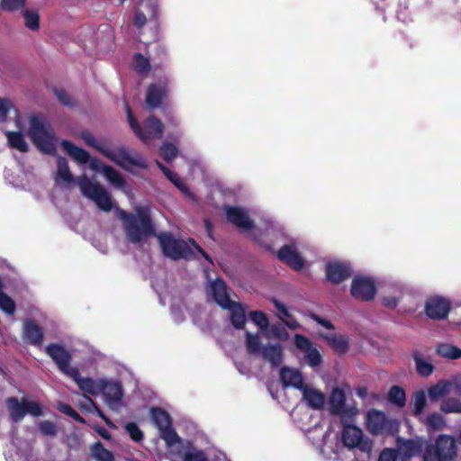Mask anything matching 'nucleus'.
I'll use <instances>...</instances> for the list:
<instances>
[{"label": "nucleus", "mask_w": 461, "mask_h": 461, "mask_svg": "<svg viewBox=\"0 0 461 461\" xmlns=\"http://www.w3.org/2000/svg\"><path fill=\"white\" fill-rule=\"evenodd\" d=\"M57 175L68 184L77 182L82 194L92 200L102 211L107 212L112 211L113 203L110 194L100 184L93 183L86 175L75 179L67 159L61 156L57 158Z\"/></svg>", "instance_id": "1"}, {"label": "nucleus", "mask_w": 461, "mask_h": 461, "mask_svg": "<svg viewBox=\"0 0 461 461\" xmlns=\"http://www.w3.org/2000/svg\"><path fill=\"white\" fill-rule=\"evenodd\" d=\"M137 215L119 211V217L124 221V229L129 241L140 243L145 238L155 235V227L147 209L140 207Z\"/></svg>", "instance_id": "2"}, {"label": "nucleus", "mask_w": 461, "mask_h": 461, "mask_svg": "<svg viewBox=\"0 0 461 461\" xmlns=\"http://www.w3.org/2000/svg\"><path fill=\"white\" fill-rule=\"evenodd\" d=\"M28 134L38 149L48 155H56L57 137L45 119L38 115L31 116Z\"/></svg>", "instance_id": "3"}, {"label": "nucleus", "mask_w": 461, "mask_h": 461, "mask_svg": "<svg viewBox=\"0 0 461 461\" xmlns=\"http://www.w3.org/2000/svg\"><path fill=\"white\" fill-rule=\"evenodd\" d=\"M456 456V446L454 438L440 435L434 444L426 447L423 461H453Z\"/></svg>", "instance_id": "4"}, {"label": "nucleus", "mask_w": 461, "mask_h": 461, "mask_svg": "<svg viewBox=\"0 0 461 461\" xmlns=\"http://www.w3.org/2000/svg\"><path fill=\"white\" fill-rule=\"evenodd\" d=\"M366 429L373 435L395 436L399 432L400 422L382 411L372 409L366 414Z\"/></svg>", "instance_id": "5"}, {"label": "nucleus", "mask_w": 461, "mask_h": 461, "mask_svg": "<svg viewBox=\"0 0 461 461\" xmlns=\"http://www.w3.org/2000/svg\"><path fill=\"white\" fill-rule=\"evenodd\" d=\"M5 402L10 418L14 422H20L27 414L33 417H41L43 414L41 403L29 401L26 397H23L21 401L17 397H8Z\"/></svg>", "instance_id": "6"}, {"label": "nucleus", "mask_w": 461, "mask_h": 461, "mask_svg": "<svg viewBox=\"0 0 461 461\" xmlns=\"http://www.w3.org/2000/svg\"><path fill=\"white\" fill-rule=\"evenodd\" d=\"M158 238L162 252L166 257L174 260L191 259L193 258L194 253L185 240L176 239L170 233H161Z\"/></svg>", "instance_id": "7"}, {"label": "nucleus", "mask_w": 461, "mask_h": 461, "mask_svg": "<svg viewBox=\"0 0 461 461\" xmlns=\"http://www.w3.org/2000/svg\"><path fill=\"white\" fill-rule=\"evenodd\" d=\"M61 146L66 153L77 162L80 164L89 163V167L92 170L104 173V167H108V165L104 164L96 158H91L90 154L86 149L76 146L70 140H62Z\"/></svg>", "instance_id": "8"}, {"label": "nucleus", "mask_w": 461, "mask_h": 461, "mask_svg": "<svg viewBox=\"0 0 461 461\" xmlns=\"http://www.w3.org/2000/svg\"><path fill=\"white\" fill-rule=\"evenodd\" d=\"M342 441L350 449L358 447L361 451L365 452L370 451L372 447V443L368 438L364 439L362 429L351 424H345L343 426Z\"/></svg>", "instance_id": "9"}, {"label": "nucleus", "mask_w": 461, "mask_h": 461, "mask_svg": "<svg viewBox=\"0 0 461 461\" xmlns=\"http://www.w3.org/2000/svg\"><path fill=\"white\" fill-rule=\"evenodd\" d=\"M451 308V302L439 295L431 296L425 303V313L431 320H445Z\"/></svg>", "instance_id": "10"}, {"label": "nucleus", "mask_w": 461, "mask_h": 461, "mask_svg": "<svg viewBox=\"0 0 461 461\" xmlns=\"http://www.w3.org/2000/svg\"><path fill=\"white\" fill-rule=\"evenodd\" d=\"M350 293L354 298L368 302L375 298L376 286L369 277L355 276L351 283Z\"/></svg>", "instance_id": "11"}, {"label": "nucleus", "mask_w": 461, "mask_h": 461, "mask_svg": "<svg viewBox=\"0 0 461 461\" xmlns=\"http://www.w3.org/2000/svg\"><path fill=\"white\" fill-rule=\"evenodd\" d=\"M102 155L120 166L127 169L128 166H136L141 168L146 167V163L141 158H132L128 153L125 148H118L116 150H112L107 148L104 149Z\"/></svg>", "instance_id": "12"}, {"label": "nucleus", "mask_w": 461, "mask_h": 461, "mask_svg": "<svg viewBox=\"0 0 461 461\" xmlns=\"http://www.w3.org/2000/svg\"><path fill=\"white\" fill-rule=\"evenodd\" d=\"M46 353L56 363L58 368L66 375H69L70 370L75 366H70L71 354L63 346L51 343L46 347Z\"/></svg>", "instance_id": "13"}, {"label": "nucleus", "mask_w": 461, "mask_h": 461, "mask_svg": "<svg viewBox=\"0 0 461 461\" xmlns=\"http://www.w3.org/2000/svg\"><path fill=\"white\" fill-rule=\"evenodd\" d=\"M326 277L333 285H339L352 275L349 264L344 262H328L325 267Z\"/></svg>", "instance_id": "14"}, {"label": "nucleus", "mask_w": 461, "mask_h": 461, "mask_svg": "<svg viewBox=\"0 0 461 461\" xmlns=\"http://www.w3.org/2000/svg\"><path fill=\"white\" fill-rule=\"evenodd\" d=\"M164 124L155 115H149L141 127V136H138L144 143L154 139H161L164 132Z\"/></svg>", "instance_id": "15"}, {"label": "nucleus", "mask_w": 461, "mask_h": 461, "mask_svg": "<svg viewBox=\"0 0 461 461\" xmlns=\"http://www.w3.org/2000/svg\"><path fill=\"white\" fill-rule=\"evenodd\" d=\"M225 212L228 221L240 229L249 230L255 227L254 221L240 207L226 205Z\"/></svg>", "instance_id": "16"}, {"label": "nucleus", "mask_w": 461, "mask_h": 461, "mask_svg": "<svg viewBox=\"0 0 461 461\" xmlns=\"http://www.w3.org/2000/svg\"><path fill=\"white\" fill-rule=\"evenodd\" d=\"M23 340L33 346H40L43 342V329L32 319H26L23 324Z\"/></svg>", "instance_id": "17"}, {"label": "nucleus", "mask_w": 461, "mask_h": 461, "mask_svg": "<svg viewBox=\"0 0 461 461\" xmlns=\"http://www.w3.org/2000/svg\"><path fill=\"white\" fill-rule=\"evenodd\" d=\"M167 95V83H152L146 92V104L150 109L159 107Z\"/></svg>", "instance_id": "18"}, {"label": "nucleus", "mask_w": 461, "mask_h": 461, "mask_svg": "<svg viewBox=\"0 0 461 461\" xmlns=\"http://www.w3.org/2000/svg\"><path fill=\"white\" fill-rule=\"evenodd\" d=\"M68 376L74 380L78 388L85 393L96 396L101 393L100 382L97 383L91 377H82L77 367L71 369Z\"/></svg>", "instance_id": "19"}, {"label": "nucleus", "mask_w": 461, "mask_h": 461, "mask_svg": "<svg viewBox=\"0 0 461 461\" xmlns=\"http://www.w3.org/2000/svg\"><path fill=\"white\" fill-rule=\"evenodd\" d=\"M277 257L294 270L299 271L304 267V260L293 246L284 245L279 249Z\"/></svg>", "instance_id": "20"}, {"label": "nucleus", "mask_w": 461, "mask_h": 461, "mask_svg": "<svg viewBox=\"0 0 461 461\" xmlns=\"http://www.w3.org/2000/svg\"><path fill=\"white\" fill-rule=\"evenodd\" d=\"M211 291L213 300L222 309H227L233 302L228 293L227 285L221 278H216L211 284Z\"/></svg>", "instance_id": "21"}, {"label": "nucleus", "mask_w": 461, "mask_h": 461, "mask_svg": "<svg viewBox=\"0 0 461 461\" xmlns=\"http://www.w3.org/2000/svg\"><path fill=\"white\" fill-rule=\"evenodd\" d=\"M280 380L284 387L292 386L301 391L305 386L302 373L299 370L286 366L280 370Z\"/></svg>", "instance_id": "22"}, {"label": "nucleus", "mask_w": 461, "mask_h": 461, "mask_svg": "<svg viewBox=\"0 0 461 461\" xmlns=\"http://www.w3.org/2000/svg\"><path fill=\"white\" fill-rule=\"evenodd\" d=\"M330 411L333 415H345L348 411L346 409V394L339 387H335L330 395Z\"/></svg>", "instance_id": "23"}, {"label": "nucleus", "mask_w": 461, "mask_h": 461, "mask_svg": "<svg viewBox=\"0 0 461 461\" xmlns=\"http://www.w3.org/2000/svg\"><path fill=\"white\" fill-rule=\"evenodd\" d=\"M303 399L312 410L322 409L325 404V394L314 388L305 385L302 390Z\"/></svg>", "instance_id": "24"}, {"label": "nucleus", "mask_w": 461, "mask_h": 461, "mask_svg": "<svg viewBox=\"0 0 461 461\" xmlns=\"http://www.w3.org/2000/svg\"><path fill=\"white\" fill-rule=\"evenodd\" d=\"M262 357L273 366H279L283 362V348L279 344H268L262 348Z\"/></svg>", "instance_id": "25"}, {"label": "nucleus", "mask_w": 461, "mask_h": 461, "mask_svg": "<svg viewBox=\"0 0 461 461\" xmlns=\"http://www.w3.org/2000/svg\"><path fill=\"white\" fill-rule=\"evenodd\" d=\"M226 310H229L230 321L237 330H242L245 327L247 317L245 309L240 303L232 302Z\"/></svg>", "instance_id": "26"}, {"label": "nucleus", "mask_w": 461, "mask_h": 461, "mask_svg": "<svg viewBox=\"0 0 461 461\" xmlns=\"http://www.w3.org/2000/svg\"><path fill=\"white\" fill-rule=\"evenodd\" d=\"M101 393L109 400L119 402L122 398V385L117 382L100 381Z\"/></svg>", "instance_id": "27"}, {"label": "nucleus", "mask_w": 461, "mask_h": 461, "mask_svg": "<svg viewBox=\"0 0 461 461\" xmlns=\"http://www.w3.org/2000/svg\"><path fill=\"white\" fill-rule=\"evenodd\" d=\"M150 414L153 423L159 430L172 424L170 415L160 407H152L150 409Z\"/></svg>", "instance_id": "28"}, {"label": "nucleus", "mask_w": 461, "mask_h": 461, "mask_svg": "<svg viewBox=\"0 0 461 461\" xmlns=\"http://www.w3.org/2000/svg\"><path fill=\"white\" fill-rule=\"evenodd\" d=\"M412 358L416 365V371L420 376L428 377L433 373L434 366L426 361L418 350L412 352Z\"/></svg>", "instance_id": "29"}, {"label": "nucleus", "mask_w": 461, "mask_h": 461, "mask_svg": "<svg viewBox=\"0 0 461 461\" xmlns=\"http://www.w3.org/2000/svg\"><path fill=\"white\" fill-rule=\"evenodd\" d=\"M325 339L328 342V344L333 348V350L339 355L345 354L348 349V341L342 335H327L325 336Z\"/></svg>", "instance_id": "30"}, {"label": "nucleus", "mask_w": 461, "mask_h": 461, "mask_svg": "<svg viewBox=\"0 0 461 461\" xmlns=\"http://www.w3.org/2000/svg\"><path fill=\"white\" fill-rule=\"evenodd\" d=\"M451 383L446 380H440L435 385L428 389V394L432 402L438 401L449 393Z\"/></svg>", "instance_id": "31"}, {"label": "nucleus", "mask_w": 461, "mask_h": 461, "mask_svg": "<svg viewBox=\"0 0 461 461\" xmlns=\"http://www.w3.org/2000/svg\"><path fill=\"white\" fill-rule=\"evenodd\" d=\"M388 401L397 406L402 408L406 403V394L404 389L400 385H393L387 394Z\"/></svg>", "instance_id": "32"}, {"label": "nucleus", "mask_w": 461, "mask_h": 461, "mask_svg": "<svg viewBox=\"0 0 461 461\" xmlns=\"http://www.w3.org/2000/svg\"><path fill=\"white\" fill-rule=\"evenodd\" d=\"M7 140L9 146L13 149H15L21 152H27L29 148L26 143L24 137L20 131H7L6 132Z\"/></svg>", "instance_id": "33"}, {"label": "nucleus", "mask_w": 461, "mask_h": 461, "mask_svg": "<svg viewBox=\"0 0 461 461\" xmlns=\"http://www.w3.org/2000/svg\"><path fill=\"white\" fill-rule=\"evenodd\" d=\"M133 69L139 75H148L151 69L149 58L141 53H135L132 57Z\"/></svg>", "instance_id": "34"}, {"label": "nucleus", "mask_w": 461, "mask_h": 461, "mask_svg": "<svg viewBox=\"0 0 461 461\" xmlns=\"http://www.w3.org/2000/svg\"><path fill=\"white\" fill-rule=\"evenodd\" d=\"M157 166L164 173L167 178L173 183L180 191L186 192L188 190L187 185L182 181L180 176L174 171L170 170L167 167L159 161H157Z\"/></svg>", "instance_id": "35"}, {"label": "nucleus", "mask_w": 461, "mask_h": 461, "mask_svg": "<svg viewBox=\"0 0 461 461\" xmlns=\"http://www.w3.org/2000/svg\"><path fill=\"white\" fill-rule=\"evenodd\" d=\"M106 179L117 188H124L127 185L122 176L113 167H104V173Z\"/></svg>", "instance_id": "36"}, {"label": "nucleus", "mask_w": 461, "mask_h": 461, "mask_svg": "<svg viewBox=\"0 0 461 461\" xmlns=\"http://www.w3.org/2000/svg\"><path fill=\"white\" fill-rule=\"evenodd\" d=\"M25 26L32 31L37 32L40 29V14L38 11L25 9L23 11Z\"/></svg>", "instance_id": "37"}, {"label": "nucleus", "mask_w": 461, "mask_h": 461, "mask_svg": "<svg viewBox=\"0 0 461 461\" xmlns=\"http://www.w3.org/2000/svg\"><path fill=\"white\" fill-rule=\"evenodd\" d=\"M411 404L413 405L412 412L414 415H420L424 411L427 406V398L424 391L420 390L413 393Z\"/></svg>", "instance_id": "38"}, {"label": "nucleus", "mask_w": 461, "mask_h": 461, "mask_svg": "<svg viewBox=\"0 0 461 461\" xmlns=\"http://www.w3.org/2000/svg\"><path fill=\"white\" fill-rule=\"evenodd\" d=\"M437 353L441 357L450 359H458L461 357V348L449 344L438 345Z\"/></svg>", "instance_id": "39"}, {"label": "nucleus", "mask_w": 461, "mask_h": 461, "mask_svg": "<svg viewBox=\"0 0 461 461\" xmlns=\"http://www.w3.org/2000/svg\"><path fill=\"white\" fill-rule=\"evenodd\" d=\"M93 456L97 461H113L114 456L113 453L105 448L101 442H96L92 447Z\"/></svg>", "instance_id": "40"}, {"label": "nucleus", "mask_w": 461, "mask_h": 461, "mask_svg": "<svg viewBox=\"0 0 461 461\" xmlns=\"http://www.w3.org/2000/svg\"><path fill=\"white\" fill-rule=\"evenodd\" d=\"M440 410L444 413H461V402L456 398H447L441 402Z\"/></svg>", "instance_id": "41"}, {"label": "nucleus", "mask_w": 461, "mask_h": 461, "mask_svg": "<svg viewBox=\"0 0 461 461\" xmlns=\"http://www.w3.org/2000/svg\"><path fill=\"white\" fill-rule=\"evenodd\" d=\"M159 155L167 162L174 160L178 155L177 148L171 142H163L159 149Z\"/></svg>", "instance_id": "42"}, {"label": "nucleus", "mask_w": 461, "mask_h": 461, "mask_svg": "<svg viewBox=\"0 0 461 461\" xmlns=\"http://www.w3.org/2000/svg\"><path fill=\"white\" fill-rule=\"evenodd\" d=\"M160 431L161 438L167 443V446H174L176 443H179L181 438L176 432V430L172 428V424L168 427H165Z\"/></svg>", "instance_id": "43"}, {"label": "nucleus", "mask_w": 461, "mask_h": 461, "mask_svg": "<svg viewBox=\"0 0 461 461\" xmlns=\"http://www.w3.org/2000/svg\"><path fill=\"white\" fill-rule=\"evenodd\" d=\"M58 410L61 413L68 416L69 418L73 419L75 421L78 423H86V420L77 411H76L69 404L59 402L58 405Z\"/></svg>", "instance_id": "44"}, {"label": "nucleus", "mask_w": 461, "mask_h": 461, "mask_svg": "<svg viewBox=\"0 0 461 461\" xmlns=\"http://www.w3.org/2000/svg\"><path fill=\"white\" fill-rule=\"evenodd\" d=\"M249 318L262 330H267L269 325L268 317L264 312L252 311L249 312Z\"/></svg>", "instance_id": "45"}, {"label": "nucleus", "mask_w": 461, "mask_h": 461, "mask_svg": "<svg viewBox=\"0 0 461 461\" xmlns=\"http://www.w3.org/2000/svg\"><path fill=\"white\" fill-rule=\"evenodd\" d=\"M0 309L7 314H14L16 309L14 301L0 290Z\"/></svg>", "instance_id": "46"}, {"label": "nucleus", "mask_w": 461, "mask_h": 461, "mask_svg": "<svg viewBox=\"0 0 461 461\" xmlns=\"http://www.w3.org/2000/svg\"><path fill=\"white\" fill-rule=\"evenodd\" d=\"M26 0H1L0 9L3 11L14 12L25 6Z\"/></svg>", "instance_id": "47"}, {"label": "nucleus", "mask_w": 461, "mask_h": 461, "mask_svg": "<svg viewBox=\"0 0 461 461\" xmlns=\"http://www.w3.org/2000/svg\"><path fill=\"white\" fill-rule=\"evenodd\" d=\"M247 348L249 353L257 354L262 352L259 338L258 335H253L250 332H246Z\"/></svg>", "instance_id": "48"}, {"label": "nucleus", "mask_w": 461, "mask_h": 461, "mask_svg": "<svg viewBox=\"0 0 461 461\" xmlns=\"http://www.w3.org/2000/svg\"><path fill=\"white\" fill-rule=\"evenodd\" d=\"M305 359L310 366L315 367L321 365L322 357L317 348L312 347L305 352Z\"/></svg>", "instance_id": "49"}, {"label": "nucleus", "mask_w": 461, "mask_h": 461, "mask_svg": "<svg viewBox=\"0 0 461 461\" xmlns=\"http://www.w3.org/2000/svg\"><path fill=\"white\" fill-rule=\"evenodd\" d=\"M82 140L90 147L99 151L101 154L104 150L105 147L101 145L95 138V136L88 131L81 132Z\"/></svg>", "instance_id": "50"}, {"label": "nucleus", "mask_w": 461, "mask_h": 461, "mask_svg": "<svg viewBox=\"0 0 461 461\" xmlns=\"http://www.w3.org/2000/svg\"><path fill=\"white\" fill-rule=\"evenodd\" d=\"M125 430L133 441L140 442L143 439V432L135 422H128Z\"/></svg>", "instance_id": "51"}, {"label": "nucleus", "mask_w": 461, "mask_h": 461, "mask_svg": "<svg viewBox=\"0 0 461 461\" xmlns=\"http://www.w3.org/2000/svg\"><path fill=\"white\" fill-rule=\"evenodd\" d=\"M125 109L127 113V119L129 122V124L131 128V130L134 131V133L138 136H141V126L138 122L137 119L135 118L131 107L129 104H125Z\"/></svg>", "instance_id": "52"}, {"label": "nucleus", "mask_w": 461, "mask_h": 461, "mask_svg": "<svg viewBox=\"0 0 461 461\" xmlns=\"http://www.w3.org/2000/svg\"><path fill=\"white\" fill-rule=\"evenodd\" d=\"M53 93L63 105L70 107L74 104L71 95L66 90L62 88H53Z\"/></svg>", "instance_id": "53"}, {"label": "nucleus", "mask_w": 461, "mask_h": 461, "mask_svg": "<svg viewBox=\"0 0 461 461\" xmlns=\"http://www.w3.org/2000/svg\"><path fill=\"white\" fill-rule=\"evenodd\" d=\"M294 344L297 348L304 352L312 347V342L307 337L302 334H296L294 336Z\"/></svg>", "instance_id": "54"}, {"label": "nucleus", "mask_w": 461, "mask_h": 461, "mask_svg": "<svg viewBox=\"0 0 461 461\" xmlns=\"http://www.w3.org/2000/svg\"><path fill=\"white\" fill-rule=\"evenodd\" d=\"M39 429L41 434L46 436H56L57 435V428L56 425L50 420H43L40 423Z\"/></svg>", "instance_id": "55"}, {"label": "nucleus", "mask_w": 461, "mask_h": 461, "mask_svg": "<svg viewBox=\"0 0 461 461\" xmlns=\"http://www.w3.org/2000/svg\"><path fill=\"white\" fill-rule=\"evenodd\" d=\"M85 400L78 402L77 406L82 411H86L89 413L94 412V409L95 408L96 402L90 398L89 396L84 394Z\"/></svg>", "instance_id": "56"}, {"label": "nucleus", "mask_w": 461, "mask_h": 461, "mask_svg": "<svg viewBox=\"0 0 461 461\" xmlns=\"http://www.w3.org/2000/svg\"><path fill=\"white\" fill-rule=\"evenodd\" d=\"M427 423L433 429H440L444 425V420L438 413H431L427 417Z\"/></svg>", "instance_id": "57"}, {"label": "nucleus", "mask_w": 461, "mask_h": 461, "mask_svg": "<svg viewBox=\"0 0 461 461\" xmlns=\"http://www.w3.org/2000/svg\"><path fill=\"white\" fill-rule=\"evenodd\" d=\"M397 451L393 448H384L379 455L378 461H396Z\"/></svg>", "instance_id": "58"}, {"label": "nucleus", "mask_w": 461, "mask_h": 461, "mask_svg": "<svg viewBox=\"0 0 461 461\" xmlns=\"http://www.w3.org/2000/svg\"><path fill=\"white\" fill-rule=\"evenodd\" d=\"M184 461H208L203 451L187 452L184 456Z\"/></svg>", "instance_id": "59"}, {"label": "nucleus", "mask_w": 461, "mask_h": 461, "mask_svg": "<svg viewBox=\"0 0 461 461\" xmlns=\"http://www.w3.org/2000/svg\"><path fill=\"white\" fill-rule=\"evenodd\" d=\"M147 23L146 15L141 11H136L133 18L134 25L139 29L142 30Z\"/></svg>", "instance_id": "60"}, {"label": "nucleus", "mask_w": 461, "mask_h": 461, "mask_svg": "<svg viewBox=\"0 0 461 461\" xmlns=\"http://www.w3.org/2000/svg\"><path fill=\"white\" fill-rule=\"evenodd\" d=\"M311 317L318 324L323 326L324 328H326L328 330H334L335 329V326L333 325V323L330 321L327 320V319L321 318V316H319V315H317L315 313H312Z\"/></svg>", "instance_id": "61"}, {"label": "nucleus", "mask_w": 461, "mask_h": 461, "mask_svg": "<svg viewBox=\"0 0 461 461\" xmlns=\"http://www.w3.org/2000/svg\"><path fill=\"white\" fill-rule=\"evenodd\" d=\"M11 103L6 99L0 98V119L5 120L9 113Z\"/></svg>", "instance_id": "62"}, {"label": "nucleus", "mask_w": 461, "mask_h": 461, "mask_svg": "<svg viewBox=\"0 0 461 461\" xmlns=\"http://www.w3.org/2000/svg\"><path fill=\"white\" fill-rule=\"evenodd\" d=\"M273 303L275 305V307L276 308V310L283 314V316L286 317V318H291L292 315L290 314L287 307L283 303H281L280 301L276 300V299H274L273 300Z\"/></svg>", "instance_id": "63"}, {"label": "nucleus", "mask_w": 461, "mask_h": 461, "mask_svg": "<svg viewBox=\"0 0 461 461\" xmlns=\"http://www.w3.org/2000/svg\"><path fill=\"white\" fill-rule=\"evenodd\" d=\"M382 303L384 306H385L389 309H394L398 305V300H397V298L393 297V296L384 297Z\"/></svg>", "instance_id": "64"}]
</instances>
